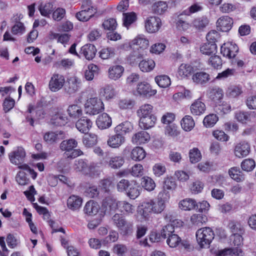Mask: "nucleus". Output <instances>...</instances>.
Wrapping results in <instances>:
<instances>
[{"mask_svg": "<svg viewBox=\"0 0 256 256\" xmlns=\"http://www.w3.org/2000/svg\"><path fill=\"white\" fill-rule=\"evenodd\" d=\"M166 204L162 200L150 199L143 202L139 206L140 213L145 219L148 218L152 214H160L165 209Z\"/></svg>", "mask_w": 256, "mask_h": 256, "instance_id": "nucleus-1", "label": "nucleus"}, {"mask_svg": "<svg viewBox=\"0 0 256 256\" xmlns=\"http://www.w3.org/2000/svg\"><path fill=\"white\" fill-rule=\"evenodd\" d=\"M116 188L118 192H125L126 195L132 200L136 199L140 194L139 186L134 180L122 179L118 183Z\"/></svg>", "mask_w": 256, "mask_h": 256, "instance_id": "nucleus-2", "label": "nucleus"}, {"mask_svg": "<svg viewBox=\"0 0 256 256\" xmlns=\"http://www.w3.org/2000/svg\"><path fill=\"white\" fill-rule=\"evenodd\" d=\"M114 226L121 231L124 236H130L133 232V224L128 222L122 214H114L112 218Z\"/></svg>", "mask_w": 256, "mask_h": 256, "instance_id": "nucleus-3", "label": "nucleus"}, {"mask_svg": "<svg viewBox=\"0 0 256 256\" xmlns=\"http://www.w3.org/2000/svg\"><path fill=\"white\" fill-rule=\"evenodd\" d=\"M214 237V232L209 227L201 228L196 232V240L202 248L208 246Z\"/></svg>", "mask_w": 256, "mask_h": 256, "instance_id": "nucleus-4", "label": "nucleus"}, {"mask_svg": "<svg viewBox=\"0 0 256 256\" xmlns=\"http://www.w3.org/2000/svg\"><path fill=\"white\" fill-rule=\"evenodd\" d=\"M104 104L100 98L97 97L90 98L85 104V110L86 114L96 115L103 111Z\"/></svg>", "mask_w": 256, "mask_h": 256, "instance_id": "nucleus-5", "label": "nucleus"}, {"mask_svg": "<svg viewBox=\"0 0 256 256\" xmlns=\"http://www.w3.org/2000/svg\"><path fill=\"white\" fill-rule=\"evenodd\" d=\"M10 162L14 164L20 166L24 164L26 157V152L24 148L18 147L16 150L10 152L8 154Z\"/></svg>", "mask_w": 256, "mask_h": 256, "instance_id": "nucleus-6", "label": "nucleus"}, {"mask_svg": "<svg viewBox=\"0 0 256 256\" xmlns=\"http://www.w3.org/2000/svg\"><path fill=\"white\" fill-rule=\"evenodd\" d=\"M80 86V80L76 76H72L68 78L64 86V90L68 94L70 95L78 92Z\"/></svg>", "mask_w": 256, "mask_h": 256, "instance_id": "nucleus-7", "label": "nucleus"}, {"mask_svg": "<svg viewBox=\"0 0 256 256\" xmlns=\"http://www.w3.org/2000/svg\"><path fill=\"white\" fill-rule=\"evenodd\" d=\"M64 76L58 74H54L49 82V88L52 92H56L61 89L64 85Z\"/></svg>", "mask_w": 256, "mask_h": 256, "instance_id": "nucleus-8", "label": "nucleus"}, {"mask_svg": "<svg viewBox=\"0 0 256 256\" xmlns=\"http://www.w3.org/2000/svg\"><path fill=\"white\" fill-rule=\"evenodd\" d=\"M136 92L140 96L150 97L156 94V90H152L148 83L144 82L138 84Z\"/></svg>", "mask_w": 256, "mask_h": 256, "instance_id": "nucleus-9", "label": "nucleus"}, {"mask_svg": "<svg viewBox=\"0 0 256 256\" xmlns=\"http://www.w3.org/2000/svg\"><path fill=\"white\" fill-rule=\"evenodd\" d=\"M220 50L221 53L223 56L229 58H234L238 52V46L232 42L224 44L221 46Z\"/></svg>", "mask_w": 256, "mask_h": 256, "instance_id": "nucleus-10", "label": "nucleus"}, {"mask_svg": "<svg viewBox=\"0 0 256 256\" xmlns=\"http://www.w3.org/2000/svg\"><path fill=\"white\" fill-rule=\"evenodd\" d=\"M161 26V20L158 17L150 16L146 20L145 28L149 33L158 32Z\"/></svg>", "mask_w": 256, "mask_h": 256, "instance_id": "nucleus-11", "label": "nucleus"}, {"mask_svg": "<svg viewBox=\"0 0 256 256\" xmlns=\"http://www.w3.org/2000/svg\"><path fill=\"white\" fill-rule=\"evenodd\" d=\"M232 19L228 16H223L220 18L216 22L218 29L222 32H228L232 28Z\"/></svg>", "mask_w": 256, "mask_h": 256, "instance_id": "nucleus-12", "label": "nucleus"}, {"mask_svg": "<svg viewBox=\"0 0 256 256\" xmlns=\"http://www.w3.org/2000/svg\"><path fill=\"white\" fill-rule=\"evenodd\" d=\"M250 150V144L246 142H242L238 144L234 148V154L236 157L243 158L248 156Z\"/></svg>", "mask_w": 256, "mask_h": 256, "instance_id": "nucleus-13", "label": "nucleus"}, {"mask_svg": "<svg viewBox=\"0 0 256 256\" xmlns=\"http://www.w3.org/2000/svg\"><path fill=\"white\" fill-rule=\"evenodd\" d=\"M92 122L86 116L82 117L76 124V128L82 133L86 134L92 128Z\"/></svg>", "mask_w": 256, "mask_h": 256, "instance_id": "nucleus-14", "label": "nucleus"}, {"mask_svg": "<svg viewBox=\"0 0 256 256\" xmlns=\"http://www.w3.org/2000/svg\"><path fill=\"white\" fill-rule=\"evenodd\" d=\"M65 134L62 131L54 132H47L44 136V140L49 144L57 142L64 138Z\"/></svg>", "mask_w": 256, "mask_h": 256, "instance_id": "nucleus-15", "label": "nucleus"}, {"mask_svg": "<svg viewBox=\"0 0 256 256\" xmlns=\"http://www.w3.org/2000/svg\"><path fill=\"white\" fill-rule=\"evenodd\" d=\"M125 138L121 134L116 133L109 136L108 145L112 148H118L124 142Z\"/></svg>", "mask_w": 256, "mask_h": 256, "instance_id": "nucleus-16", "label": "nucleus"}, {"mask_svg": "<svg viewBox=\"0 0 256 256\" xmlns=\"http://www.w3.org/2000/svg\"><path fill=\"white\" fill-rule=\"evenodd\" d=\"M80 52L86 60H90L94 58L96 52V49L93 44H86L81 48Z\"/></svg>", "mask_w": 256, "mask_h": 256, "instance_id": "nucleus-17", "label": "nucleus"}, {"mask_svg": "<svg viewBox=\"0 0 256 256\" xmlns=\"http://www.w3.org/2000/svg\"><path fill=\"white\" fill-rule=\"evenodd\" d=\"M144 57V50L138 48H134L127 58L128 62L131 65L136 64Z\"/></svg>", "mask_w": 256, "mask_h": 256, "instance_id": "nucleus-18", "label": "nucleus"}, {"mask_svg": "<svg viewBox=\"0 0 256 256\" xmlns=\"http://www.w3.org/2000/svg\"><path fill=\"white\" fill-rule=\"evenodd\" d=\"M112 119L106 113L100 115L96 121L98 126L100 129H106L112 125Z\"/></svg>", "mask_w": 256, "mask_h": 256, "instance_id": "nucleus-19", "label": "nucleus"}, {"mask_svg": "<svg viewBox=\"0 0 256 256\" xmlns=\"http://www.w3.org/2000/svg\"><path fill=\"white\" fill-rule=\"evenodd\" d=\"M156 120V118L154 114L143 116L140 119L139 126L142 128L148 129L154 126Z\"/></svg>", "mask_w": 256, "mask_h": 256, "instance_id": "nucleus-20", "label": "nucleus"}, {"mask_svg": "<svg viewBox=\"0 0 256 256\" xmlns=\"http://www.w3.org/2000/svg\"><path fill=\"white\" fill-rule=\"evenodd\" d=\"M150 136L148 132L142 130L136 133L132 138V142L136 144H141L149 141Z\"/></svg>", "mask_w": 256, "mask_h": 256, "instance_id": "nucleus-21", "label": "nucleus"}, {"mask_svg": "<svg viewBox=\"0 0 256 256\" xmlns=\"http://www.w3.org/2000/svg\"><path fill=\"white\" fill-rule=\"evenodd\" d=\"M190 110L191 113L193 115L200 116L204 112L206 106L203 102L199 100H197L192 104Z\"/></svg>", "mask_w": 256, "mask_h": 256, "instance_id": "nucleus-22", "label": "nucleus"}, {"mask_svg": "<svg viewBox=\"0 0 256 256\" xmlns=\"http://www.w3.org/2000/svg\"><path fill=\"white\" fill-rule=\"evenodd\" d=\"M124 68L120 65L113 66L108 69V77L113 80H117L122 75Z\"/></svg>", "mask_w": 256, "mask_h": 256, "instance_id": "nucleus-23", "label": "nucleus"}, {"mask_svg": "<svg viewBox=\"0 0 256 256\" xmlns=\"http://www.w3.org/2000/svg\"><path fill=\"white\" fill-rule=\"evenodd\" d=\"M118 210L121 212L126 215L132 214L134 213V206L130 202L125 201H118Z\"/></svg>", "mask_w": 256, "mask_h": 256, "instance_id": "nucleus-24", "label": "nucleus"}, {"mask_svg": "<svg viewBox=\"0 0 256 256\" xmlns=\"http://www.w3.org/2000/svg\"><path fill=\"white\" fill-rule=\"evenodd\" d=\"M100 209L99 205L94 200H90L85 204L84 208V214L88 216L96 215Z\"/></svg>", "mask_w": 256, "mask_h": 256, "instance_id": "nucleus-25", "label": "nucleus"}, {"mask_svg": "<svg viewBox=\"0 0 256 256\" xmlns=\"http://www.w3.org/2000/svg\"><path fill=\"white\" fill-rule=\"evenodd\" d=\"M118 201L110 197H106L102 202V206L106 208V210L115 211L118 210Z\"/></svg>", "mask_w": 256, "mask_h": 256, "instance_id": "nucleus-26", "label": "nucleus"}, {"mask_svg": "<svg viewBox=\"0 0 256 256\" xmlns=\"http://www.w3.org/2000/svg\"><path fill=\"white\" fill-rule=\"evenodd\" d=\"M192 79L194 82L203 84L210 80V76L206 72H197L192 76Z\"/></svg>", "mask_w": 256, "mask_h": 256, "instance_id": "nucleus-27", "label": "nucleus"}, {"mask_svg": "<svg viewBox=\"0 0 256 256\" xmlns=\"http://www.w3.org/2000/svg\"><path fill=\"white\" fill-rule=\"evenodd\" d=\"M82 199L76 196H72L67 200L68 207L72 210H76L80 207L82 204Z\"/></svg>", "mask_w": 256, "mask_h": 256, "instance_id": "nucleus-28", "label": "nucleus"}, {"mask_svg": "<svg viewBox=\"0 0 256 256\" xmlns=\"http://www.w3.org/2000/svg\"><path fill=\"white\" fill-rule=\"evenodd\" d=\"M178 206L184 210H190L198 206L196 200L192 198H186L180 201Z\"/></svg>", "mask_w": 256, "mask_h": 256, "instance_id": "nucleus-29", "label": "nucleus"}, {"mask_svg": "<svg viewBox=\"0 0 256 256\" xmlns=\"http://www.w3.org/2000/svg\"><path fill=\"white\" fill-rule=\"evenodd\" d=\"M200 52L206 55L215 54L217 52V46L216 44L206 43L200 48Z\"/></svg>", "mask_w": 256, "mask_h": 256, "instance_id": "nucleus-30", "label": "nucleus"}, {"mask_svg": "<svg viewBox=\"0 0 256 256\" xmlns=\"http://www.w3.org/2000/svg\"><path fill=\"white\" fill-rule=\"evenodd\" d=\"M146 156L144 150L141 147L136 146L134 148L130 154V158L135 161L142 160Z\"/></svg>", "mask_w": 256, "mask_h": 256, "instance_id": "nucleus-31", "label": "nucleus"}, {"mask_svg": "<svg viewBox=\"0 0 256 256\" xmlns=\"http://www.w3.org/2000/svg\"><path fill=\"white\" fill-rule=\"evenodd\" d=\"M208 95L214 101L219 100L222 98L224 92L222 89L217 86L210 88Z\"/></svg>", "mask_w": 256, "mask_h": 256, "instance_id": "nucleus-32", "label": "nucleus"}, {"mask_svg": "<svg viewBox=\"0 0 256 256\" xmlns=\"http://www.w3.org/2000/svg\"><path fill=\"white\" fill-rule=\"evenodd\" d=\"M209 24V20L206 16H202L194 19L192 26L196 30H202L204 28Z\"/></svg>", "mask_w": 256, "mask_h": 256, "instance_id": "nucleus-33", "label": "nucleus"}, {"mask_svg": "<svg viewBox=\"0 0 256 256\" xmlns=\"http://www.w3.org/2000/svg\"><path fill=\"white\" fill-rule=\"evenodd\" d=\"M194 120L190 116H186L181 121L182 128L186 132L191 130L194 126Z\"/></svg>", "mask_w": 256, "mask_h": 256, "instance_id": "nucleus-34", "label": "nucleus"}, {"mask_svg": "<svg viewBox=\"0 0 256 256\" xmlns=\"http://www.w3.org/2000/svg\"><path fill=\"white\" fill-rule=\"evenodd\" d=\"M168 9V4L166 2L159 1L155 2L152 6V10L154 13L162 14L165 12Z\"/></svg>", "mask_w": 256, "mask_h": 256, "instance_id": "nucleus-35", "label": "nucleus"}, {"mask_svg": "<svg viewBox=\"0 0 256 256\" xmlns=\"http://www.w3.org/2000/svg\"><path fill=\"white\" fill-rule=\"evenodd\" d=\"M155 66L154 62L152 60H142L139 63V68L143 72H148L154 69Z\"/></svg>", "mask_w": 256, "mask_h": 256, "instance_id": "nucleus-36", "label": "nucleus"}, {"mask_svg": "<svg viewBox=\"0 0 256 256\" xmlns=\"http://www.w3.org/2000/svg\"><path fill=\"white\" fill-rule=\"evenodd\" d=\"M132 128V124L128 121L121 123L115 128V132L116 133H120L123 136L127 132H130Z\"/></svg>", "mask_w": 256, "mask_h": 256, "instance_id": "nucleus-37", "label": "nucleus"}, {"mask_svg": "<svg viewBox=\"0 0 256 256\" xmlns=\"http://www.w3.org/2000/svg\"><path fill=\"white\" fill-rule=\"evenodd\" d=\"M124 163V159L120 156H116L110 158L108 162V166L113 169L120 168Z\"/></svg>", "mask_w": 256, "mask_h": 256, "instance_id": "nucleus-38", "label": "nucleus"}, {"mask_svg": "<svg viewBox=\"0 0 256 256\" xmlns=\"http://www.w3.org/2000/svg\"><path fill=\"white\" fill-rule=\"evenodd\" d=\"M77 144V142L74 139L63 140L60 144V148L62 150H66V152H68L76 147Z\"/></svg>", "mask_w": 256, "mask_h": 256, "instance_id": "nucleus-39", "label": "nucleus"}, {"mask_svg": "<svg viewBox=\"0 0 256 256\" xmlns=\"http://www.w3.org/2000/svg\"><path fill=\"white\" fill-rule=\"evenodd\" d=\"M84 144L87 148H90L97 142V136L94 134H86L82 138Z\"/></svg>", "mask_w": 256, "mask_h": 256, "instance_id": "nucleus-40", "label": "nucleus"}, {"mask_svg": "<svg viewBox=\"0 0 256 256\" xmlns=\"http://www.w3.org/2000/svg\"><path fill=\"white\" fill-rule=\"evenodd\" d=\"M136 14L134 12L123 13V24L128 28L136 20Z\"/></svg>", "mask_w": 256, "mask_h": 256, "instance_id": "nucleus-41", "label": "nucleus"}, {"mask_svg": "<svg viewBox=\"0 0 256 256\" xmlns=\"http://www.w3.org/2000/svg\"><path fill=\"white\" fill-rule=\"evenodd\" d=\"M69 116L73 118H77L82 114L80 107L77 104H72L68 106L67 110Z\"/></svg>", "mask_w": 256, "mask_h": 256, "instance_id": "nucleus-42", "label": "nucleus"}, {"mask_svg": "<svg viewBox=\"0 0 256 256\" xmlns=\"http://www.w3.org/2000/svg\"><path fill=\"white\" fill-rule=\"evenodd\" d=\"M141 185L148 191L153 190L156 187V184L154 180L150 177L144 176L141 179Z\"/></svg>", "mask_w": 256, "mask_h": 256, "instance_id": "nucleus-43", "label": "nucleus"}, {"mask_svg": "<svg viewBox=\"0 0 256 256\" xmlns=\"http://www.w3.org/2000/svg\"><path fill=\"white\" fill-rule=\"evenodd\" d=\"M153 106L149 104H145L142 106L138 110L137 113L140 118L143 116H147L150 115H153Z\"/></svg>", "mask_w": 256, "mask_h": 256, "instance_id": "nucleus-44", "label": "nucleus"}, {"mask_svg": "<svg viewBox=\"0 0 256 256\" xmlns=\"http://www.w3.org/2000/svg\"><path fill=\"white\" fill-rule=\"evenodd\" d=\"M94 12L82 10L76 13V17L80 21L86 22L94 16Z\"/></svg>", "mask_w": 256, "mask_h": 256, "instance_id": "nucleus-45", "label": "nucleus"}, {"mask_svg": "<svg viewBox=\"0 0 256 256\" xmlns=\"http://www.w3.org/2000/svg\"><path fill=\"white\" fill-rule=\"evenodd\" d=\"M155 81L156 84L161 88H166L170 84V80L166 75H161L155 78Z\"/></svg>", "mask_w": 256, "mask_h": 256, "instance_id": "nucleus-46", "label": "nucleus"}, {"mask_svg": "<svg viewBox=\"0 0 256 256\" xmlns=\"http://www.w3.org/2000/svg\"><path fill=\"white\" fill-rule=\"evenodd\" d=\"M193 70L194 68L191 66L182 64L178 68V73L181 76H188L191 74L192 72H193Z\"/></svg>", "mask_w": 256, "mask_h": 256, "instance_id": "nucleus-47", "label": "nucleus"}, {"mask_svg": "<svg viewBox=\"0 0 256 256\" xmlns=\"http://www.w3.org/2000/svg\"><path fill=\"white\" fill-rule=\"evenodd\" d=\"M88 164L87 161L82 159L76 160L74 164V168L76 172H82L84 173L88 172Z\"/></svg>", "mask_w": 256, "mask_h": 256, "instance_id": "nucleus-48", "label": "nucleus"}, {"mask_svg": "<svg viewBox=\"0 0 256 256\" xmlns=\"http://www.w3.org/2000/svg\"><path fill=\"white\" fill-rule=\"evenodd\" d=\"M54 6L52 2H46L42 4L39 7V10L42 15L48 16L54 10Z\"/></svg>", "mask_w": 256, "mask_h": 256, "instance_id": "nucleus-49", "label": "nucleus"}, {"mask_svg": "<svg viewBox=\"0 0 256 256\" xmlns=\"http://www.w3.org/2000/svg\"><path fill=\"white\" fill-rule=\"evenodd\" d=\"M16 180L18 184L21 186L27 185L30 182V179L26 176V174L22 171H20L17 173Z\"/></svg>", "mask_w": 256, "mask_h": 256, "instance_id": "nucleus-50", "label": "nucleus"}, {"mask_svg": "<svg viewBox=\"0 0 256 256\" xmlns=\"http://www.w3.org/2000/svg\"><path fill=\"white\" fill-rule=\"evenodd\" d=\"M201 154L198 148H194L189 152L190 160L192 163H196L201 159Z\"/></svg>", "mask_w": 256, "mask_h": 256, "instance_id": "nucleus-51", "label": "nucleus"}, {"mask_svg": "<svg viewBox=\"0 0 256 256\" xmlns=\"http://www.w3.org/2000/svg\"><path fill=\"white\" fill-rule=\"evenodd\" d=\"M218 120V118L216 114H211L206 116L203 120L204 124L206 127H212Z\"/></svg>", "mask_w": 256, "mask_h": 256, "instance_id": "nucleus-52", "label": "nucleus"}, {"mask_svg": "<svg viewBox=\"0 0 256 256\" xmlns=\"http://www.w3.org/2000/svg\"><path fill=\"white\" fill-rule=\"evenodd\" d=\"M208 60V64L210 65L214 68H218L222 65V60L220 56L214 54Z\"/></svg>", "mask_w": 256, "mask_h": 256, "instance_id": "nucleus-53", "label": "nucleus"}, {"mask_svg": "<svg viewBox=\"0 0 256 256\" xmlns=\"http://www.w3.org/2000/svg\"><path fill=\"white\" fill-rule=\"evenodd\" d=\"M241 167L244 170L250 172L254 168L255 162L252 159H246L241 163Z\"/></svg>", "mask_w": 256, "mask_h": 256, "instance_id": "nucleus-54", "label": "nucleus"}, {"mask_svg": "<svg viewBox=\"0 0 256 256\" xmlns=\"http://www.w3.org/2000/svg\"><path fill=\"white\" fill-rule=\"evenodd\" d=\"M206 219V216L202 214H194L191 216L190 220L192 224L200 226L205 222Z\"/></svg>", "mask_w": 256, "mask_h": 256, "instance_id": "nucleus-55", "label": "nucleus"}, {"mask_svg": "<svg viewBox=\"0 0 256 256\" xmlns=\"http://www.w3.org/2000/svg\"><path fill=\"white\" fill-rule=\"evenodd\" d=\"M152 172L155 176L159 177L166 172V168L164 164L157 163L153 166Z\"/></svg>", "mask_w": 256, "mask_h": 256, "instance_id": "nucleus-56", "label": "nucleus"}, {"mask_svg": "<svg viewBox=\"0 0 256 256\" xmlns=\"http://www.w3.org/2000/svg\"><path fill=\"white\" fill-rule=\"evenodd\" d=\"M66 116L58 114L51 119V122L56 126H64L67 122Z\"/></svg>", "mask_w": 256, "mask_h": 256, "instance_id": "nucleus-57", "label": "nucleus"}, {"mask_svg": "<svg viewBox=\"0 0 256 256\" xmlns=\"http://www.w3.org/2000/svg\"><path fill=\"white\" fill-rule=\"evenodd\" d=\"M181 242V238L178 234H173L166 240L168 244L171 248H176Z\"/></svg>", "mask_w": 256, "mask_h": 256, "instance_id": "nucleus-58", "label": "nucleus"}, {"mask_svg": "<svg viewBox=\"0 0 256 256\" xmlns=\"http://www.w3.org/2000/svg\"><path fill=\"white\" fill-rule=\"evenodd\" d=\"M100 56L104 60L110 58L114 55V49L112 48H102L99 52Z\"/></svg>", "mask_w": 256, "mask_h": 256, "instance_id": "nucleus-59", "label": "nucleus"}, {"mask_svg": "<svg viewBox=\"0 0 256 256\" xmlns=\"http://www.w3.org/2000/svg\"><path fill=\"white\" fill-rule=\"evenodd\" d=\"M100 172V167L97 164L90 163L88 165V172L86 174H89L92 176H98Z\"/></svg>", "mask_w": 256, "mask_h": 256, "instance_id": "nucleus-60", "label": "nucleus"}, {"mask_svg": "<svg viewBox=\"0 0 256 256\" xmlns=\"http://www.w3.org/2000/svg\"><path fill=\"white\" fill-rule=\"evenodd\" d=\"M127 251V247L123 244H116L113 247L114 252L118 256H125Z\"/></svg>", "mask_w": 256, "mask_h": 256, "instance_id": "nucleus-61", "label": "nucleus"}, {"mask_svg": "<svg viewBox=\"0 0 256 256\" xmlns=\"http://www.w3.org/2000/svg\"><path fill=\"white\" fill-rule=\"evenodd\" d=\"M135 104L134 100L130 99H123L119 101L118 106L120 109H131Z\"/></svg>", "mask_w": 256, "mask_h": 256, "instance_id": "nucleus-62", "label": "nucleus"}, {"mask_svg": "<svg viewBox=\"0 0 256 256\" xmlns=\"http://www.w3.org/2000/svg\"><path fill=\"white\" fill-rule=\"evenodd\" d=\"M174 232V228L172 224H168L164 227L160 231V236L164 238H169L170 236Z\"/></svg>", "mask_w": 256, "mask_h": 256, "instance_id": "nucleus-63", "label": "nucleus"}, {"mask_svg": "<svg viewBox=\"0 0 256 256\" xmlns=\"http://www.w3.org/2000/svg\"><path fill=\"white\" fill-rule=\"evenodd\" d=\"M130 172L134 176H141L144 174L143 166L140 164H136L132 168Z\"/></svg>", "mask_w": 256, "mask_h": 256, "instance_id": "nucleus-64", "label": "nucleus"}]
</instances>
